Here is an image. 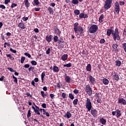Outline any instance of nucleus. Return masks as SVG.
Wrapping results in <instances>:
<instances>
[{
  "label": "nucleus",
  "mask_w": 126,
  "mask_h": 126,
  "mask_svg": "<svg viewBox=\"0 0 126 126\" xmlns=\"http://www.w3.org/2000/svg\"><path fill=\"white\" fill-rule=\"evenodd\" d=\"M106 34L108 37L112 35V38H113L114 41L117 40V41H120L121 40V37L119 34V29L116 28L115 30V32H114V30L108 29L106 32Z\"/></svg>",
  "instance_id": "nucleus-1"
},
{
  "label": "nucleus",
  "mask_w": 126,
  "mask_h": 126,
  "mask_svg": "<svg viewBox=\"0 0 126 126\" xmlns=\"http://www.w3.org/2000/svg\"><path fill=\"white\" fill-rule=\"evenodd\" d=\"M79 25V23L78 22H76L74 24V31L75 34H77L79 32L80 35L81 36V35L84 33V29H83L82 27Z\"/></svg>",
  "instance_id": "nucleus-2"
},
{
  "label": "nucleus",
  "mask_w": 126,
  "mask_h": 126,
  "mask_svg": "<svg viewBox=\"0 0 126 126\" xmlns=\"http://www.w3.org/2000/svg\"><path fill=\"white\" fill-rule=\"evenodd\" d=\"M79 25V23L78 22H76L74 24V31L75 34H77L79 32L80 35L81 36V35L84 33V29H83L82 27Z\"/></svg>",
  "instance_id": "nucleus-3"
},
{
  "label": "nucleus",
  "mask_w": 126,
  "mask_h": 126,
  "mask_svg": "<svg viewBox=\"0 0 126 126\" xmlns=\"http://www.w3.org/2000/svg\"><path fill=\"white\" fill-rule=\"evenodd\" d=\"M85 106L88 112H90L92 109V102L90 98H87Z\"/></svg>",
  "instance_id": "nucleus-4"
},
{
  "label": "nucleus",
  "mask_w": 126,
  "mask_h": 126,
  "mask_svg": "<svg viewBox=\"0 0 126 126\" xmlns=\"http://www.w3.org/2000/svg\"><path fill=\"white\" fill-rule=\"evenodd\" d=\"M98 30V27L96 25H92L89 29V32L91 34L96 33Z\"/></svg>",
  "instance_id": "nucleus-5"
},
{
  "label": "nucleus",
  "mask_w": 126,
  "mask_h": 126,
  "mask_svg": "<svg viewBox=\"0 0 126 126\" xmlns=\"http://www.w3.org/2000/svg\"><path fill=\"white\" fill-rule=\"evenodd\" d=\"M112 2H113V0H106L104 4V9L108 10L109 8H110L112 5Z\"/></svg>",
  "instance_id": "nucleus-6"
},
{
  "label": "nucleus",
  "mask_w": 126,
  "mask_h": 126,
  "mask_svg": "<svg viewBox=\"0 0 126 126\" xmlns=\"http://www.w3.org/2000/svg\"><path fill=\"white\" fill-rule=\"evenodd\" d=\"M85 91L89 96H91V95H92L93 92L92 91V88L90 85L88 84L86 86Z\"/></svg>",
  "instance_id": "nucleus-7"
},
{
  "label": "nucleus",
  "mask_w": 126,
  "mask_h": 126,
  "mask_svg": "<svg viewBox=\"0 0 126 126\" xmlns=\"http://www.w3.org/2000/svg\"><path fill=\"white\" fill-rule=\"evenodd\" d=\"M114 5L115 10L117 14H119V13H120V11L121 10V9L120 8V3H119V2L117 1L115 3Z\"/></svg>",
  "instance_id": "nucleus-8"
},
{
  "label": "nucleus",
  "mask_w": 126,
  "mask_h": 126,
  "mask_svg": "<svg viewBox=\"0 0 126 126\" xmlns=\"http://www.w3.org/2000/svg\"><path fill=\"white\" fill-rule=\"evenodd\" d=\"M101 93H95L94 95L97 98V103H99L100 104L102 103V101H101V99H102V98L101 97Z\"/></svg>",
  "instance_id": "nucleus-9"
},
{
  "label": "nucleus",
  "mask_w": 126,
  "mask_h": 126,
  "mask_svg": "<svg viewBox=\"0 0 126 126\" xmlns=\"http://www.w3.org/2000/svg\"><path fill=\"white\" fill-rule=\"evenodd\" d=\"M89 80L90 81V82L92 83V84L93 85H95V83H96V79H95V78L93 77V76H92V75H90L89 77Z\"/></svg>",
  "instance_id": "nucleus-10"
},
{
  "label": "nucleus",
  "mask_w": 126,
  "mask_h": 126,
  "mask_svg": "<svg viewBox=\"0 0 126 126\" xmlns=\"http://www.w3.org/2000/svg\"><path fill=\"white\" fill-rule=\"evenodd\" d=\"M112 78L113 80H116V81H119V79H120L119 74H118V73H116L115 72L113 74Z\"/></svg>",
  "instance_id": "nucleus-11"
},
{
  "label": "nucleus",
  "mask_w": 126,
  "mask_h": 126,
  "mask_svg": "<svg viewBox=\"0 0 126 126\" xmlns=\"http://www.w3.org/2000/svg\"><path fill=\"white\" fill-rule=\"evenodd\" d=\"M91 113L94 118L98 116V111L96 109L91 110Z\"/></svg>",
  "instance_id": "nucleus-12"
},
{
  "label": "nucleus",
  "mask_w": 126,
  "mask_h": 126,
  "mask_svg": "<svg viewBox=\"0 0 126 126\" xmlns=\"http://www.w3.org/2000/svg\"><path fill=\"white\" fill-rule=\"evenodd\" d=\"M79 17L81 19L82 18H84L85 19V18H88V15L87 14H84L83 13H81L79 14Z\"/></svg>",
  "instance_id": "nucleus-13"
},
{
  "label": "nucleus",
  "mask_w": 126,
  "mask_h": 126,
  "mask_svg": "<svg viewBox=\"0 0 126 126\" xmlns=\"http://www.w3.org/2000/svg\"><path fill=\"white\" fill-rule=\"evenodd\" d=\"M118 103L119 104H122V105H126V101L124 98L118 99Z\"/></svg>",
  "instance_id": "nucleus-14"
},
{
  "label": "nucleus",
  "mask_w": 126,
  "mask_h": 126,
  "mask_svg": "<svg viewBox=\"0 0 126 126\" xmlns=\"http://www.w3.org/2000/svg\"><path fill=\"white\" fill-rule=\"evenodd\" d=\"M18 27H19V28H21V29H26V26L25 25V24L23 23V21H22L21 23H20Z\"/></svg>",
  "instance_id": "nucleus-15"
},
{
  "label": "nucleus",
  "mask_w": 126,
  "mask_h": 126,
  "mask_svg": "<svg viewBox=\"0 0 126 126\" xmlns=\"http://www.w3.org/2000/svg\"><path fill=\"white\" fill-rule=\"evenodd\" d=\"M119 45H118V44L114 43L112 45V48L114 49V51H115V52H116V53H118V52H119V49L118 47Z\"/></svg>",
  "instance_id": "nucleus-16"
},
{
  "label": "nucleus",
  "mask_w": 126,
  "mask_h": 126,
  "mask_svg": "<svg viewBox=\"0 0 126 126\" xmlns=\"http://www.w3.org/2000/svg\"><path fill=\"white\" fill-rule=\"evenodd\" d=\"M52 39H53V35H47L46 37V40L47 42L50 43V42L52 41Z\"/></svg>",
  "instance_id": "nucleus-17"
},
{
  "label": "nucleus",
  "mask_w": 126,
  "mask_h": 126,
  "mask_svg": "<svg viewBox=\"0 0 126 126\" xmlns=\"http://www.w3.org/2000/svg\"><path fill=\"white\" fill-rule=\"evenodd\" d=\"M61 33H62V32L60 31V29H59V28H56L54 29V33L56 34V35H61Z\"/></svg>",
  "instance_id": "nucleus-18"
},
{
  "label": "nucleus",
  "mask_w": 126,
  "mask_h": 126,
  "mask_svg": "<svg viewBox=\"0 0 126 126\" xmlns=\"http://www.w3.org/2000/svg\"><path fill=\"white\" fill-rule=\"evenodd\" d=\"M32 4L33 6H35V5H39L40 4V1H39V0H33Z\"/></svg>",
  "instance_id": "nucleus-19"
},
{
  "label": "nucleus",
  "mask_w": 126,
  "mask_h": 126,
  "mask_svg": "<svg viewBox=\"0 0 126 126\" xmlns=\"http://www.w3.org/2000/svg\"><path fill=\"white\" fill-rule=\"evenodd\" d=\"M102 82L104 85H108V84H109V80L104 78L102 79Z\"/></svg>",
  "instance_id": "nucleus-20"
},
{
  "label": "nucleus",
  "mask_w": 126,
  "mask_h": 126,
  "mask_svg": "<svg viewBox=\"0 0 126 126\" xmlns=\"http://www.w3.org/2000/svg\"><path fill=\"white\" fill-rule=\"evenodd\" d=\"M71 113H70L69 111H67L66 112V114L64 115V118H67L68 119H70V118H71Z\"/></svg>",
  "instance_id": "nucleus-21"
},
{
  "label": "nucleus",
  "mask_w": 126,
  "mask_h": 126,
  "mask_svg": "<svg viewBox=\"0 0 126 126\" xmlns=\"http://www.w3.org/2000/svg\"><path fill=\"white\" fill-rule=\"evenodd\" d=\"M53 70L54 72H59L60 71V69H59V67L54 65L53 68Z\"/></svg>",
  "instance_id": "nucleus-22"
},
{
  "label": "nucleus",
  "mask_w": 126,
  "mask_h": 126,
  "mask_svg": "<svg viewBox=\"0 0 126 126\" xmlns=\"http://www.w3.org/2000/svg\"><path fill=\"white\" fill-rule=\"evenodd\" d=\"M68 57V55L67 54H64L61 57V59L62 60V61H63L64 62L65 61H66V60H67Z\"/></svg>",
  "instance_id": "nucleus-23"
},
{
  "label": "nucleus",
  "mask_w": 126,
  "mask_h": 126,
  "mask_svg": "<svg viewBox=\"0 0 126 126\" xmlns=\"http://www.w3.org/2000/svg\"><path fill=\"white\" fill-rule=\"evenodd\" d=\"M64 80L67 83H70V77L66 76L64 77Z\"/></svg>",
  "instance_id": "nucleus-24"
},
{
  "label": "nucleus",
  "mask_w": 126,
  "mask_h": 126,
  "mask_svg": "<svg viewBox=\"0 0 126 126\" xmlns=\"http://www.w3.org/2000/svg\"><path fill=\"white\" fill-rule=\"evenodd\" d=\"M122 116V113H121V110L119 109L116 110V117L117 118H120Z\"/></svg>",
  "instance_id": "nucleus-25"
},
{
  "label": "nucleus",
  "mask_w": 126,
  "mask_h": 126,
  "mask_svg": "<svg viewBox=\"0 0 126 126\" xmlns=\"http://www.w3.org/2000/svg\"><path fill=\"white\" fill-rule=\"evenodd\" d=\"M99 122L102 125H106V123H107V121L104 118H101L99 120Z\"/></svg>",
  "instance_id": "nucleus-26"
},
{
  "label": "nucleus",
  "mask_w": 126,
  "mask_h": 126,
  "mask_svg": "<svg viewBox=\"0 0 126 126\" xmlns=\"http://www.w3.org/2000/svg\"><path fill=\"white\" fill-rule=\"evenodd\" d=\"M92 68V66H91V64L89 63L87 64L86 66V70L87 71H91V69Z\"/></svg>",
  "instance_id": "nucleus-27"
},
{
  "label": "nucleus",
  "mask_w": 126,
  "mask_h": 126,
  "mask_svg": "<svg viewBox=\"0 0 126 126\" xmlns=\"http://www.w3.org/2000/svg\"><path fill=\"white\" fill-rule=\"evenodd\" d=\"M45 76H46V72H43L41 73V82H44V78H45Z\"/></svg>",
  "instance_id": "nucleus-28"
},
{
  "label": "nucleus",
  "mask_w": 126,
  "mask_h": 126,
  "mask_svg": "<svg viewBox=\"0 0 126 126\" xmlns=\"http://www.w3.org/2000/svg\"><path fill=\"white\" fill-rule=\"evenodd\" d=\"M47 10L49 11L50 14H54V10H53V8L49 7Z\"/></svg>",
  "instance_id": "nucleus-29"
},
{
  "label": "nucleus",
  "mask_w": 126,
  "mask_h": 126,
  "mask_svg": "<svg viewBox=\"0 0 126 126\" xmlns=\"http://www.w3.org/2000/svg\"><path fill=\"white\" fill-rule=\"evenodd\" d=\"M25 5L26 7H29L30 6V3H29V1L28 0H25Z\"/></svg>",
  "instance_id": "nucleus-30"
},
{
  "label": "nucleus",
  "mask_w": 126,
  "mask_h": 126,
  "mask_svg": "<svg viewBox=\"0 0 126 126\" xmlns=\"http://www.w3.org/2000/svg\"><path fill=\"white\" fill-rule=\"evenodd\" d=\"M103 19H104V14H101L99 17V22H100V23L103 22Z\"/></svg>",
  "instance_id": "nucleus-31"
},
{
  "label": "nucleus",
  "mask_w": 126,
  "mask_h": 126,
  "mask_svg": "<svg viewBox=\"0 0 126 126\" xmlns=\"http://www.w3.org/2000/svg\"><path fill=\"white\" fill-rule=\"evenodd\" d=\"M116 63V65L117 66H121V65L122 64V62L120 61V60H117L115 62Z\"/></svg>",
  "instance_id": "nucleus-32"
},
{
  "label": "nucleus",
  "mask_w": 126,
  "mask_h": 126,
  "mask_svg": "<svg viewBox=\"0 0 126 126\" xmlns=\"http://www.w3.org/2000/svg\"><path fill=\"white\" fill-rule=\"evenodd\" d=\"M71 3L75 5L78 4V3H79V1L78 0H72Z\"/></svg>",
  "instance_id": "nucleus-33"
},
{
  "label": "nucleus",
  "mask_w": 126,
  "mask_h": 126,
  "mask_svg": "<svg viewBox=\"0 0 126 126\" xmlns=\"http://www.w3.org/2000/svg\"><path fill=\"white\" fill-rule=\"evenodd\" d=\"M74 13L75 15H79L80 14V11L78 9H76L74 11Z\"/></svg>",
  "instance_id": "nucleus-34"
},
{
  "label": "nucleus",
  "mask_w": 126,
  "mask_h": 126,
  "mask_svg": "<svg viewBox=\"0 0 126 126\" xmlns=\"http://www.w3.org/2000/svg\"><path fill=\"white\" fill-rule=\"evenodd\" d=\"M6 57L7 58H9V59L11 60V61H14V58H13V57L11 56V54H6Z\"/></svg>",
  "instance_id": "nucleus-35"
},
{
  "label": "nucleus",
  "mask_w": 126,
  "mask_h": 126,
  "mask_svg": "<svg viewBox=\"0 0 126 126\" xmlns=\"http://www.w3.org/2000/svg\"><path fill=\"white\" fill-rule=\"evenodd\" d=\"M53 39L54 43H57V42H58V41L59 40V37H58V36L57 35H55L54 36Z\"/></svg>",
  "instance_id": "nucleus-36"
},
{
  "label": "nucleus",
  "mask_w": 126,
  "mask_h": 126,
  "mask_svg": "<svg viewBox=\"0 0 126 126\" xmlns=\"http://www.w3.org/2000/svg\"><path fill=\"white\" fill-rule=\"evenodd\" d=\"M25 60H26V58H25L24 56H22L21 58V63H24Z\"/></svg>",
  "instance_id": "nucleus-37"
},
{
  "label": "nucleus",
  "mask_w": 126,
  "mask_h": 126,
  "mask_svg": "<svg viewBox=\"0 0 126 126\" xmlns=\"http://www.w3.org/2000/svg\"><path fill=\"white\" fill-rule=\"evenodd\" d=\"M71 63H68L66 64L63 65V67H71Z\"/></svg>",
  "instance_id": "nucleus-38"
},
{
  "label": "nucleus",
  "mask_w": 126,
  "mask_h": 126,
  "mask_svg": "<svg viewBox=\"0 0 126 126\" xmlns=\"http://www.w3.org/2000/svg\"><path fill=\"white\" fill-rule=\"evenodd\" d=\"M31 117V110L30 109L28 111V114H27V118L28 119H29Z\"/></svg>",
  "instance_id": "nucleus-39"
},
{
  "label": "nucleus",
  "mask_w": 126,
  "mask_h": 126,
  "mask_svg": "<svg viewBox=\"0 0 126 126\" xmlns=\"http://www.w3.org/2000/svg\"><path fill=\"white\" fill-rule=\"evenodd\" d=\"M69 97L71 100H73L74 99V95L72 94H69Z\"/></svg>",
  "instance_id": "nucleus-40"
},
{
  "label": "nucleus",
  "mask_w": 126,
  "mask_h": 126,
  "mask_svg": "<svg viewBox=\"0 0 126 126\" xmlns=\"http://www.w3.org/2000/svg\"><path fill=\"white\" fill-rule=\"evenodd\" d=\"M77 103H78V99L76 98L73 101V105H77Z\"/></svg>",
  "instance_id": "nucleus-41"
},
{
  "label": "nucleus",
  "mask_w": 126,
  "mask_h": 126,
  "mask_svg": "<svg viewBox=\"0 0 126 126\" xmlns=\"http://www.w3.org/2000/svg\"><path fill=\"white\" fill-rule=\"evenodd\" d=\"M31 63L32 65H37V62L34 60L32 61Z\"/></svg>",
  "instance_id": "nucleus-42"
},
{
  "label": "nucleus",
  "mask_w": 126,
  "mask_h": 126,
  "mask_svg": "<svg viewBox=\"0 0 126 126\" xmlns=\"http://www.w3.org/2000/svg\"><path fill=\"white\" fill-rule=\"evenodd\" d=\"M122 46L123 47L124 50L125 51V53H126V43H123Z\"/></svg>",
  "instance_id": "nucleus-43"
},
{
  "label": "nucleus",
  "mask_w": 126,
  "mask_h": 126,
  "mask_svg": "<svg viewBox=\"0 0 126 126\" xmlns=\"http://www.w3.org/2000/svg\"><path fill=\"white\" fill-rule=\"evenodd\" d=\"M61 96L63 99H65V98H66V94L64 93H63Z\"/></svg>",
  "instance_id": "nucleus-44"
},
{
  "label": "nucleus",
  "mask_w": 126,
  "mask_h": 126,
  "mask_svg": "<svg viewBox=\"0 0 126 126\" xmlns=\"http://www.w3.org/2000/svg\"><path fill=\"white\" fill-rule=\"evenodd\" d=\"M16 6H17V4H16V3H13L11 5V8H13Z\"/></svg>",
  "instance_id": "nucleus-45"
},
{
  "label": "nucleus",
  "mask_w": 126,
  "mask_h": 126,
  "mask_svg": "<svg viewBox=\"0 0 126 126\" xmlns=\"http://www.w3.org/2000/svg\"><path fill=\"white\" fill-rule=\"evenodd\" d=\"M25 56H26L27 57H29V58H31V55L30 54L26 52L24 53Z\"/></svg>",
  "instance_id": "nucleus-46"
},
{
  "label": "nucleus",
  "mask_w": 126,
  "mask_h": 126,
  "mask_svg": "<svg viewBox=\"0 0 126 126\" xmlns=\"http://www.w3.org/2000/svg\"><path fill=\"white\" fill-rule=\"evenodd\" d=\"M7 69L9 70L11 72H14L15 70H13V69L11 67H8Z\"/></svg>",
  "instance_id": "nucleus-47"
},
{
  "label": "nucleus",
  "mask_w": 126,
  "mask_h": 126,
  "mask_svg": "<svg viewBox=\"0 0 126 126\" xmlns=\"http://www.w3.org/2000/svg\"><path fill=\"white\" fill-rule=\"evenodd\" d=\"M105 39L104 38H101L100 40V44H104V43H105Z\"/></svg>",
  "instance_id": "nucleus-48"
},
{
  "label": "nucleus",
  "mask_w": 126,
  "mask_h": 126,
  "mask_svg": "<svg viewBox=\"0 0 126 126\" xmlns=\"http://www.w3.org/2000/svg\"><path fill=\"white\" fill-rule=\"evenodd\" d=\"M101 64H97V68H98V69H97L98 71H101Z\"/></svg>",
  "instance_id": "nucleus-49"
},
{
  "label": "nucleus",
  "mask_w": 126,
  "mask_h": 126,
  "mask_svg": "<svg viewBox=\"0 0 126 126\" xmlns=\"http://www.w3.org/2000/svg\"><path fill=\"white\" fill-rule=\"evenodd\" d=\"M24 67H25V68H29L30 67V65L29 64H26L24 66Z\"/></svg>",
  "instance_id": "nucleus-50"
},
{
  "label": "nucleus",
  "mask_w": 126,
  "mask_h": 126,
  "mask_svg": "<svg viewBox=\"0 0 126 126\" xmlns=\"http://www.w3.org/2000/svg\"><path fill=\"white\" fill-rule=\"evenodd\" d=\"M51 53V48H48L47 50L46 51V54L47 55H49Z\"/></svg>",
  "instance_id": "nucleus-51"
},
{
  "label": "nucleus",
  "mask_w": 126,
  "mask_h": 126,
  "mask_svg": "<svg viewBox=\"0 0 126 126\" xmlns=\"http://www.w3.org/2000/svg\"><path fill=\"white\" fill-rule=\"evenodd\" d=\"M62 86H63V85H62L61 83H57V87H58V88H61Z\"/></svg>",
  "instance_id": "nucleus-52"
},
{
  "label": "nucleus",
  "mask_w": 126,
  "mask_h": 126,
  "mask_svg": "<svg viewBox=\"0 0 126 126\" xmlns=\"http://www.w3.org/2000/svg\"><path fill=\"white\" fill-rule=\"evenodd\" d=\"M34 10H35V11H40V9H41V8H40V7H35V8H34Z\"/></svg>",
  "instance_id": "nucleus-53"
},
{
  "label": "nucleus",
  "mask_w": 126,
  "mask_h": 126,
  "mask_svg": "<svg viewBox=\"0 0 126 126\" xmlns=\"http://www.w3.org/2000/svg\"><path fill=\"white\" fill-rule=\"evenodd\" d=\"M41 106L42 108H44V109H46V108H47V104H46V103H42Z\"/></svg>",
  "instance_id": "nucleus-54"
},
{
  "label": "nucleus",
  "mask_w": 126,
  "mask_h": 126,
  "mask_svg": "<svg viewBox=\"0 0 126 126\" xmlns=\"http://www.w3.org/2000/svg\"><path fill=\"white\" fill-rule=\"evenodd\" d=\"M119 4L120 5H125V1H119Z\"/></svg>",
  "instance_id": "nucleus-55"
},
{
  "label": "nucleus",
  "mask_w": 126,
  "mask_h": 126,
  "mask_svg": "<svg viewBox=\"0 0 126 126\" xmlns=\"http://www.w3.org/2000/svg\"><path fill=\"white\" fill-rule=\"evenodd\" d=\"M10 51L12 52V53H14V54H16V50H13L12 48H10Z\"/></svg>",
  "instance_id": "nucleus-56"
},
{
  "label": "nucleus",
  "mask_w": 126,
  "mask_h": 126,
  "mask_svg": "<svg viewBox=\"0 0 126 126\" xmlns=\"http://www.w3.org/2000/svg\"><path fill=\"white\" fill-rule=\"evenodd\" d=\"M0 8H1L2 9H4L5 8V6H4V5L3 4H0Z\"/></svg>",
  "instance_id": "nucleus-57"
},
{
  "label": "nucleus",
  "mask_w": 126,
  "mask_h": 126,
  "mask_svg": "<svg viewBox=\"0 0 126 126\" xmlns=\"http://www.w3.org/2000/svg\"><path fill=\"white\" fill-rule=\"evenodd\" d=\"M41 94L43 98H45V92H44V91L41 92Z\"/></svg>",
  "instance_id": "nucleus-58"
},
{
  "label": "nucleus",
  "mask_w": 126,
  "mask_h": 126,
  "mask_svg": "<svg viewBox=\"0 0 126 126\" xmlns=\"http://www.w3.org/2000/svg\"><path fill=\"white\" fill-rule=\"evenodd\" d=\"M29 18L27 17H23V21H27L28 20Z\"/></svg>",
  "instance_id": "nucleus-59"
},
{
  "label": "nucleus",
  "mask_w": 126,
  "mask_h": 126,
  "mask_svg": "<svg viewBox=\"0 0 126 126\" xmlns=\"http://www.w3.org/2000/svg\"><path fill=\"white\" fill-rule=\"evenodd\" d=\"M73 93H74V94H78V90L77 89H75L73 91Z\"/></svg>",
  "instance_id": "nucleus-60"
},
{
  "label": "nucleus",
  "mask_w": 126,
  "mask_h": 126,
  "mask_svg": "<svg viewBox=\"0 0 126 126\" xmlns=\"http://www.w3.org/2000/svg\"><path fill=\"white\" fill-rule=\"evenodd\" d=\"M8 2H10V0H4L5 4H8Z\"/></svg>",
  "instance_id": "nucleus-61"
},
{
  "label": "nucleus",
  "mask_w": 126,
  "mask_h": 126,
  "mask_svg": "<svg viewBox=\"0 0 126 126\" xmlns=\"http://www.w3.org/2000/svg\"><path fill=\"white\" fill-rule=\"evenodd\" d=\"M33 31L35 32V33H39V29L37 28L34 29Z\"/></svg>",
  "instance_id": "nucleus-62"
},
{
  "label": "nucleus",
  "mask_w": 126,
  "mask_h": 126,
  "mask_svg": "<svg viewBox=\"0 0 126 126\" xmlns=\"http://www.w3.org/2000/svg\"><path fill=\"white\" fill-rule=\"evenodd\" d=\"M34 67L31 66L29 68V71L34 70Z\"/></svg>",
  "instance_id": "nucleus-63"
},
{
  "label": "nucleus",
  "mask_w": 126,
  "mask_h": 126,
  "mask_svg": "<svg viewBox=\"0 0 126 126\" xmlns=\"http://www.w3.org/2000/svg\"><path fill=\"white\" fill-rule=\"evenodd\" d=\"M34 112H35V114H37V115H40V112H39L38 110L35 109L34 110Z\"/></svg>",
  "instance_id": "nucleus-64"
}]
</instances>
